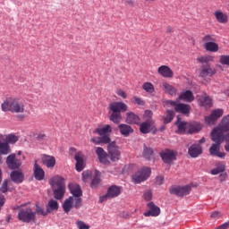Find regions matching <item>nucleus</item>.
<instances>
[{
    "label": "nucleus",
    "mask_w": 229,
    "mask_h": 229,
    "mask_svg": "<svg viewBox=\"0 0 229 229\" xmlns=\"http://www.w3.org/2000/svg\"><path fill=\"white\" fill-rule=\"evenodd\" d=\"M1 109L3 112H11V114H21L18 115V119H25V115L22 114H26V102L24 100L15 98L10 97L7 98L4 103L1 105Z\"/></svg>",
    "instance_id": "obj_1"
},
{
    "label": "nucleus",
    "mask_w": 229,
    "mask_h": 229,
    "mask_svg": "<svg viewBox=\"0 0 229 229\" xmlns=\"http://www.w3.org/2000/svg\"><path fill=\"white\" fill-rule=\"evenodd\" d=\"M109 119L114 124H119L123 119L121 113L128 111V106L124 102H112L108 106Z\"/></svg>",
    "instance_id": "obj_2"
},
{
    "label": "nucleus",
    "mask_w": 229,
    "mask_h": 229,
    "mask_svg": "<svg viewBox=\"0 0 229 229\" xmlns=\"http://www.w3.org/2000/svg\"><path fill=\"white\" fill-rule=\"evenodd\" d=\"M211 140L215 143L209 148L210 155L218 157V158H225L226 153L219 151V149H221V144L225 141V138H221V136L211 132Z\"/></svg>",
    "instance_id": "obj_3"
},
{
    "label": "nucleus",
    "mask_w": 229,
    "mask_h": 229,
    "mask_svg": "<svg viewBox=\"0 0 229 229\" xmlns=\"http://www.w3.org/2000/svg\"><path fill=\"white\" fill-rule=\"evenodd\" d=\"M18 219L22 223H36L37 212L33 211L28 206H22L18 212Z\"/></svg>",
    "instance_id": "obj_4"
},
{
    "label": "nucleus",
    "mask_w": 229,
    "mask_h": 229,
    "mask_svg": "<svg viewBox=\"0 0 229 229\" xmlns=\"http://www.w3.org/2000/svg\"><path fill=\"white\" fill-rule=\"evenodd\" d=\"M149 176H151V168L142 167L132 175V180L134 183H141V182H146Z\"/></svg>",
    "instance_id": "obj_5"
},
{
    "label": "nucleus",
    "mask_w": 229,
    "mask_h": 229,
    "mask_svg": "<svg viewBox=\"0 0 229 229\" xmlns=\"http://www.w3.org/2000/svg\"><path fill=\"white\" fill-rule=\"evenodd\" d=\"M225 131H229V118L224 116L221 123L212 130V133L225 139Z\"/></svg>",
    "instance_id": "obj_6"
},
{
    "label": "nucleus",
    "mask_w": 229,
    "mask_h": 229,
    "mask_svg": "<svg viewBox=\"0 0 229 229\" xmlns=\"http://www.w3.org/2000/svg\"><path fill=\"white\" fill-rule=\"evenodd\" d=\"M107 151L112 162H117L121 158V150L115 141H112L108 144Z\"/></svg>",
    "instance_id": "obj_7"
},
{
    "label": "nucleus",
    "mask_w": 229,
    "mask_h": 229,
    "mask_svg": "<svg viewBox=\"0 0 229 229\" xmlns=\"http://www.w3.org/2000/svg\"><path fill=\"white\" fill-rule=\"evenodd\" d=\"M170 194H174L180 198L187 196L188 194H191V186H173L170 188Z\"/></svg>",
    "instance_id": "obj_8"
},
{
    "label": "nucleus",
    "mask_w": 229,
    "mask_h": 229,
    "mask_svg": "<svg viewBox=\"0 0 229 229\" xmlns=\"http://www.w3.org/2000/svg\"><path fill=\"white\" fill-rule=\"evenodd\" d=\"M6 164L9 169H19L22 165V161L17 158V154L13 153L6 157Z\"/></svg>",
    "instance_id": "obj_9"
},
{
    "label": "nucleus",
    "mask_w": 229,
    "mask_h": 229,
    "mask_svg": "<svg viewBox=\"0 0 229 229\" xmlns=\"http://www.w3.org/2000/svg\"><path fill=\"white\" fill-rule=\"evenodd\" d=\"M223 114L225 111L223 109H215L211 112V114L205 117V122L207 124H216V121L220 117H223Z\"/></svg>",
    "instance_id": "obj_10"
},
{
    "label": "nucleus",
    "mask_w": 229,
    "mask_h": 229,
    "mask_svg": "<svg viewBox=\"0 0 229 229\" xmlns=\"http://www.w3.org/2000/svg\"><path fill=\"white\" fill-rule=\"evenodd\" d=\"M177 153L174 150L166 149L160 153V157L165 164H171L174 160H176Z\"/></svg>",
    "instance_id": "obj_11"
},
{
    "label": "nucleus",
    "mask_w": 229,
    "mask_h": 229,
    "mask_svg": "<svg viewBox=\"0 0 229 229\" xmlns=\"http://www.w3.org/2000/svg\"><path fill=\"white\" fill-rule=\"evenodd\" d=\"M95 153L100 162V164H104V165H108L110 164V161L108 160V154L103 148L97 147L95 149Z\"/></svg>",
    "instance_id": "obj_12"
},
{
    "label": "nucleus",
    "mask_w": 229,
    "mask_h": 229,
    "mask_svg": "<svg viewBox=\"0 0 229 229\" xmlns=\"http://www.w3.org/2000/svg\"><path fill=\"white\" fill-rule=\"evenodd\" d=\"M216 74V69H213L210 64H203L200 68L199 78H212Z\"/></svg>",
    "instance_id": "obj_13"
},
{
    "label": "nucleus",
    "mask_w": 229,
    "mask_h": 229,
    "mask_svg": "<svg viewBox=\"0 0 229 229\" xmlns=\"http://www.w3.org/2000/svg\"><path fill=\"white\" fill-rule=\"evenodd\" d=\"M148 207L149 210L144 213L145 217H157L160 216V208L155 205V203L149 202Z\"/></svg>",
    "instance_id": "obj_14"
},
{
    "label": "nucleus",
    "mask_w": 229,
    "mask_h": 229,
    "mask_svg": "<svg viewBox=\"0 0 229 229\" xmlns=\"http://www.w3.org/2000/svg\"><path fill=\"white\" fill-rule=\"evenodd\" d=\"M157 72L159 76L163 78H173L174 76V72L167 66V65H161L157 68Z\"/></svg>",
    "instance_id": "obj_15"
},
{
    "label": "nucleus",
    "mask_w": 229,
    "mask_h": 229,
    "mask_svg": "<svg viewBox=\"0 0 229 229\" xmlns=\"http://www.w3.org/2000/svg\"><path fill=\"white\" fill-rule=\"evenodd\" d=\"M85 156H83V153L81 152H77L75 154V160H76V170L79 172L83 171L85 169Z\"/></svg>",
    "instance_id": "obj_16"
},
{
    "label": "nucleus",
    "mask_w": 229,
    "mask_h": 229,
    "mask_svg": "<svg viewBox=\"0 0 229 229\" xmlns=\"http://www.w3.org/2000/svg\"><path fill=\"white\" fill-rule=\"evenodd\" d=\"M203 153V148L199 144H193L188 148V155L191 158H198Z\"/></svg>",
    "instance_id": "obj_17"
},
{
    "label": "nucleus",
    "mask_w": 229,
    "mask_h": 229,
    "mask_svg": "<svg viewBox=\"0 0 229 229\" xmlns=\"http://www.w3.org/2000/svg\"><path fill=\"white\" fill-rule=\"evenodd\" d=\"M49 183L52 187V189H59L65 187V182L63 177H60L58 175L54 176L49 180Z\"/></svg>",
    "instance_id": "obj_18"
},
{
    "label": "nucleus",
    "mask_w": 229,
    "mask_h": 229,
    "mask_svg": "<svg viewBox=\"0 0 229 229\" xmlns=\"http://www.w3.org/2000/svg\"><path fill=\"white\" fill-rule=\"evenodd\" d=\"M42 162L48 169H53L56 165V159L53 156L44 154L42 157Z\"/></svg>",
    "instance_id": "obj_19"
},
{
    "label": "nucleus",
    "mask_w": 229,
    "mask_h": 229,
    "mask_svg": "<svg viewBox=\"0 0 229 229\" xmlns=\"http://www.w3.org/2000/svg\"><path fill=\"white\" fill-rule=\"evenodd\" d=\"M93 133H98L100 137H108L109 133H112V126L110 124H106L103 127L97 128Z\"/></svg>",
    "instance_id": "obj_20"
},
{
    "label": "nucleus",
    "mask_w": 229,
    "mask_h": 229,
    "mask_svg": "<svg viewBox=\"0 0 229 229\" xmlns=\"http://www.w3.org/2000/svg\"><path fill=\"white\" fill-rule=\"evenodd\" d=\"M46 176V172H44V169L37 164V161L34 164V178L38 180V182L44 180V177Z\"/></svg>",
    "instance_id": "obj_21"
},
{
    "label": "nucleus",
    "mask_w": 229,
    "mask_h": 229,
    "mask_svg": "<svg viewBox=\"0 0 229 229\" xmlns=\"http://www.w3.org/2000/svg\"><path fill=\"white\" fill-rule=\"evenodd\" d=\"M178 101H185L186 103H192L194 101V94L191 90L183 91L180 94Z\"/></svg>",
    "instance_id": "obj_22"
},
{
    "label": "nucleus",
    "mask_w": 229,
    "mask_h": 229,
    "mask_svg": "<svg viewBox=\"0 0 229 229\" xmlns=\"http://www.w3.org/2000/svg\"><path fill=\"white\" fill-rule=\"evenodd\" d=\"M69 191L74 198H81L83 196V192L81 191V188L77 183H70Z\"/></svg>",
    "instance_id": "obj_23"
},
{
    "label": "nucleus",
    "mask_w": 229,
    "mask_h": 229,
    "mask_svg": "<svg viewBox=\"0 0 229 229\" xmlns=\"http://www.w3.org/2000/svg\"><path fill=\"white\" fill-rule=\"evenodd\" d=\"M215 165L216 167L213 168L210 172L213 176L221 174V173H225V171H226V164H225L223 161L216 163Z\"/></svg>",
    "instance_id": "obj_24"
},
{
    "label": "nucleus",
    "mask_w": 229,
    "mask_h": 229,
    "mask_svg": "<svg viewBox=\"0 0 229 229\" xmlns=\"http://www.w3.org/2000/svg\"><path fill=\"white\" fill-rule=\"evenodd\" d=\"M178 128V133H188L189 131V123L182 122L180 116H177V121L175 123Z\"/></svg>",
    "instance_id": "obj_25"
},
{
    "label": "nucleus",
    "mask_w": 229,
    "mask_h": 229,
    "mask_svg": "<svg viewBox=\"0 0 229 229\" xmlns=\"http://www.w3.org/2000/svg\"><path fill=\"white\" fill-rule=\"evenodd\" d=\"M11 179L15 183H22L24 182V174L21 170L13 171L11 173Z\"/></svg>",
    "instance_id": "obj_26"
},
{
    "label": "nucleus",
    "mask_w": 229,
    "mask_h": 229,
    "mask_svg": "<svg viewBox=\"0 0 229 229\" xmlns=\"http://www.w3.org/2000/svg\"><path fill=\"white\" fill-rule=\"evenodd\" d=\"M125 123H127V124H140V118L133 112H129L127 113Z\"/></svg>",
    "instance_id": "obj_27"
},
{
    "label": "nucleus",
    "mask_w": 229,
    "mask_h": 229,
    "mask_svg": "<svg viewBox=\"0 0 229 229\" xmlns=\"http://www.w3.org/2000/svg\"><path fill=\"white\" fill-rule=\"evenodd\" d=\"M175 112L178 114H182L183 115H187L191 112V106L187 104H177L175 106Z\"/></svg>",
    "instance_id": "obj_28"
},
{
    "label": "nucleus",
    "mask_w": 229,
    "mask_h": 229,
    "mask_svg": "<svg viewBox=\"0 0 229 229\" xmlns=\"http://www.w3.org/2000/svg\"><path fill=\"white\" fill-rule=\"evenodd\" d=\"M118 128L123 137H130V133H133V129L128 124L121 123Z\"/></svg>",
    "instance_id": "obj_29"
},
{
    "label": "nucleus",
    "mask_w": 229,
    "mask_h": 229,
    "mask_svg": "<svg viewBox=\"0 0 229 229\" xmlns=\"http://www.w3.org/2000/svg\"><path fill=\"white\" fill-rule=\"evenodd\" d=\"M90 141L97 146L99 144H110V137L109 136H101V137H94L91 138Z\"/></svg>",
    "instance_id": "obj_30"
},
{
    "label": "nucleus",
    "mask_w": 229,
    "mask_h": 229,
    "mask_svg": "<svg viewBox=\"0 0 229 229\" xmlns=\"http://www.w3.org/2000/svg\"><path fill=\"white\" fill-rule=\"evenodd\" d=\"M74 207V197H70L64 200L63 203V208L65 212V214H68V212H71V208Z\"/></svg>",
    "instance_id": "obj_31"
},
{
    "label": "nucleus",
    "mask_w": 229,
    "mask_h": 229,
    "mask_svg": "<svg viewBox=\"0 0 229 229\" xmlns=\"http://www.w3.org/2000/svg\"><path fill=\"white\" fill-rule=\"evenodd\" d=\"M215 17H216L217 22H220V24H225V23L228 22V14H226L221 11L215 12Z\"/></svg>",
    "instance_id": "obj_32"
},
{
    "label": "nucleus",
    "mask_w": 229,
    "mask_h": 229,
    "mask_svg": "<svg viewBox=\"0 0 229 229\" xmlns=\"http://www.w3.org/2000/svg\"><path fill=\"white\" fill-rule=\"evenodd\" d=\"M204 48L206 51H209V53H217L219 51V45L214 41L207 42L204 44Z\"/></svg>",
    "instance_id": "obj_33"
},
{
    "label": "nucleus",
    "mask_w": 229,
    "mask_h": 229,
    "mask_svg": "<svg viewBox=\"0 0 229 229\" xmlns=\"http://www.w3.org/2000/svg\"><path fill=\"white\" fill-rule=\"evenodd\" d=\"M163 90L169 94V96H176V88H174L173 85L169 84V82H163Z\"/></svg>",
    "instance_id": "obj_34"
},
{
    "label": "nucleus",
    "mask_w": 229,
    "mask_h": 229,
    "mask_svg": "<svg viewBox=\"0 0 229 229\" xmlns=\"http://www.w3.org/2000/svg\"><path fill=\"white\" fill-rule=\"evenodd\" d=\"M201 128L199 123H188V133H198V131H201Z\"/></svg>",
    "instance_id": "obj_35"
},
{
    "label": "nucleus",
    "mask_w": 229,
    "mask_h": 229,
    "mask_svg": "<svg viewBox=\"0 0 229 229\" xmlns=\"http://www.w3.org/2000/svg\"><path fill=\"white\" fill-rule=\"evenodd\" d=\"M107 194L110 198H117L121 194V187L115 185L111 186L107 191Z\"/></svg>",
    "instance_id": "obj_36"
},
{
    "label": "nucleus",
    "mask_w": 229,
    "mask_h": 229,
    "mask_svg": "<svg viewBox=\"0 0 229 229\" xmlns=\"http://www.w3.org/2000/svg\"><path fill=\"white\" fill-rule=\"evenodd\" d=\"M199 105L201 106H207L208 108H210L212 106V98L208 96H203L199 99Z\"/></svg>",
    "instance_id": "obj_37"
},
{
    "label": "nucleus",
    "mask_w": 229,
    "mask_h": 229,
    "mask_svg": "<svg viewBox=\"0 0 229 229\" xmlns=\"http://www.w3.org/2000/svg\"><path fill=\"white\" fill-rule=\"evenodd\" d=\"M140 131L144 134L149 133V131H151V122L148 121L142 123L140 125Z\"/></svg>",
    "instance_id": "obj_38"
},
{
    "label": "nucleus",
    "mask_w": 229,
    "mask_h": 229,
    "mask_svg": "<svg viewBox=\"0 0 229 229\" xmlns=\"http://www.w3.org/2000/svg\"><path fill=\"white\" fill-rule=\"evenodd\" d=\"M53 210H58V201L55 199H50L47 206V212H48V214H51Z\"/></svg>",
    "instance_id": "obj_39"
},
{
    "label": "nucleus",
    "mask_w": 229,
    "mask_h": 229,
    "mask_svg": "<svg viewBox=\"0 0 229 229\" xmlns=\"http://www.w3.org/2000/svg\"><path fill=\"white\" fill-rule=\"evenodd\" d=\"M100 174H101L99 173V171L98 170L95 171L96 176L93 178L91 182V184H90L91 189H97V187L99 186V183L101 182V179H99Z\"/></svg>",
    "instance_id": "obj_40"
},
{
    "label": "nucleus",
    "mask_w": 229,
    "mask_h": 229,
    "mask_svg": "<svg viewBox=\"0 0 229 229\" xmlns=\"http://www.w3.org/2000/svg\"><path fill=\"white\" fill-rule=\"evenodd\" d=\"M142 157L147 160H151V157H153V148H148L146 145H144Z\"/></svg>",
    "instance_id": "obj_41"
},
{
    "label": "nucleus",
    "mask_w": 229,
    "mask_h": 229,
    "mask_svg": "<svg viewBox=\"0 0 229 229\" xmlns=\"http://www.w3.org/2000/svg\"><path fill=\"white\" fill-rule=\"evenodd\" d=\"M64 194H65V187L54 190V198H55V199H62Z\"/></svg>",
    "instance_id": "obj_42"
},
{
    "label": "nucleus",
    "mask_w": 229,
    "mask_h": 229,
    "mask_svg": "<svg viewBox=\"0 0 229 229\" xmlns=\"http://www.w3.org/2000/svg\"><path fill=\"white\" fill-rule=\"evenodd\" d=\"M142 89L148 94H153V92H155V86L151 82H144L142 84Z\"/></svg>",
    "instance_id": "obj_43"
},
{
    "label": "nucleus",
    "mask_w": 229,
    "mask_h": 229,
    "mask_svg": "<svg viewBox=\"0 0 229 229\" xmlns=\"http://www.w3.org/2000/svg\"><path fill=\"white\" fill-rule=\"evenodd\" d=\"M197 62L200 64H205L204 65L208 64V62H214V56L212 55H205V56H199L197 58Z\"/></svg>",
    "instance_id": "obj_44"
},
{
    "label": "nucleus",
    "mask_w": 229,
    "mask_h": 229,
    "mask_svg": "<svg viewBox=\"0 0 229 229\" xmlns=\"http://www.w3.org/2000/svg\"><path fill=\"white\" fill-rule=\"evenodd\" d=\"M0 153L2 155H9V153H12V148H10V145L5 142L3 145H0Z\"/></svg>",
    "instance_id": "obj_45"
},
{
    "label": "nucleus",
    "mask_w": 229,
    "mask_h": 229,
    "mask_svg": "<svg viewBox=\"0 0 229 229\" xmlns=\"http://www.w3.org/2000/svg\"><path fill=\"white\" fill-rule=\"evenodd\" d=\"M17 140H19V137H17L15 134L5 135V142L7 144H15Z\"/></svg>",
    "instance_id": "obj_46"
},
{
    "label": "nucleus",
    "mask_w": 229,
    "mask_h": 229,
    "mask_svg": "<svg viewBox=\"0 0 229 229\" xmlns=\"http://www.w3.org/2000/svg\"><path fill=\"white\" fill-rule=\"evenodd\" d=\"M174 117V111L168 110L166 112V114L164 116V121H165V124L171 123V121H173Z\"/></svg>",
    "instance_id": "obj_47"
},
{
    "label": "nucleus",
    "mask_w": 229,
    "mask_h": 229,
    "mask_svg": "<svg viewBox=\"0 0 229 229\" xmlns=\"http://www.w3.org/2000/svg\"><path fill=\"white\" fill-rule=\"evenodd\" d=\"M92 178V172L91 171H84L82 173V180L83 182H89Z\"/></svg>",
    "instance_id": "obj_48"
},
{
    "label": "nucleus",
    "mask_w": 229,
    "mask_h": 229,
    "mask_svg": "<svg viewBox=\"0 0 229 229\" xmlns=\"http://www.w3.org/2000/svg\"><path fill=\"white\" fill-rule=\"evenodd\" d=\"M77 228L79 229H90V225H87L85 222L81 220H78L76 222Z\"/></svg>",
    "instance_id": "obj_49"
},
{
    "label": "nucleus",
    "mask_w": 229,
    "mask_h": 229,
    "mask_svg": "<svg viewBox=\"0 0 229 229\" xmlns=\"http://www.w3.org/2000/svg\"><path fill=\"white\" fill-rule=\"evenodd\" d=\"M37 140L40 144H45L46 140H47V136H46L45 133L40 132V133L38 134Z\"/></svg>",
    "instance_id": "obj_50"
},
{
    "label": "nucleus",
    "mask_w": 229,
    "mask_h": 229,
    "mask_svg": "<svg viewBox=\"0 0 229 229\" xmlns=\"http://www.w3.org/2000/svg\"><path fill=\"white\" fill-rule=\"evenodd\" d=\"M178 103H180V100L174 101V100H166L165 101V105H166L167 106H174V110H176V106H178Z\"/></svg>",
    "instance_id": "obj_51"
},
{
    "label": "nucleus",
    "mask_w": 229,
    "mask_h": 229,
    "mask_svg": "<svg viewBox=\"0 0 229 229\" xmlns=\"http://www.w3.org/2000/svg\"><path fill=\"white\" fill-rule=\"evenodd\" d=\"M143 198L146 201H151L153 198V192H151L149 190L146 191L143 194Z\"/></svg>",
    "instance_id": "obj_52"
},
{
    "label": "nucleus",
    "mask_w": 229,
    "mask_h": 229,
    "mask_svg": "<svg viewBox=\"0 0 229 229\" xmlns=\"http://www.w3.org/2000/svg\"><path fill=\"white\" fill-rule=\"evenodd\" d=\"M73 207L74 208H80V207H81V198L80 197L73 198Z\"/></svg>",
    "instance_id": "obj_53"
},
{
    "label": "nucleus",
    "mask_w": 229,
    "mask_h": 229,
    "mask_svg": "<svg viewBox=\"0 0 229 229\" xmlns=\"http://www.w3.org/2000/svg\"><path fill=\"white\" fill-rule=\"evenodd\" d=\"M202 42H205V44H207V42H216V38H214L213 35H206L202 38Z\"/></svg>",
    "instance_id": "obj_54"
},
{
    "label": "nucleus",
    "mask_w": 229,
    "mask_h": 229,
    "mask_svg": "<svg viewBox=\"0 0 229 229\" xmlns=\"http://www.w3.org/2000/svg\"><path fill=\"white\" fill-rule=\"evenodd\" d=\"M220 64H222V65H229V55H221Z\"/></svg>",
    "instance_id": "obj_55"
},
{
    "label": "nucleus",
    "mask_w": 229,
    "mask_h": 229,
    "mask_svg": "<svg viewBox=\"0 0 229 229\" xmlns=\"http://www.w3.org/2000/svg\"><path fill=\"white\" fill-rule=\"evenodd\" d=\"M133 103L136 105H140V106H144V100L139 97H133Z\"/></svg>",
    "instance_id": "obj_56"
},
{
    "label": "nucleus",
    "mask_w": 229,
    "mask_h": 229,
    "mask_svg": "<svg viewBox=\"0 0 229 229\" xmlns=\"http://www.w3.org/2000/svg\"><path fill=\"white\" fill-rule=\"evenodd\" d=\"M8 180H5L3 184L2 187L0 188L1 192H8Z\"/></svg>",
    "instance_id": "obj_57"
},
{
    "label": "nucleus",
    "mask_w": 229,
    "mask_h": 229,
    "mask_svg": "<svg viewBox=\"0 0 229 229\" xmlns=\"http://www.w3.org/2000/svg\"><path fill=\"white\" fill-rule=\"evenodd\" d=\"M116 94L120 98H123V99H126V98H128V94H126V92H124V90H123V89H118L116 91Z\"/></svg>",
    "instance_id": "obj_58"
},
{
    "label": "nucleus",
    "mask_w": 229,
    "mask_h": 229,
    "mask_svg": "<svg viewBox=\"0 0 229 229\" xmlns=\"http://www.w3.org/2000/svg\"><path fill=\"white\" fill-rule=\"evenodd\" d=\"M36 211L37 214H39L40 216H47V214H49V212L44 211V209H42V208L40 207H37Z\"/></svg>",
    "instance_id": "obj_59"
},
{
    "label": "nucleus",
    "mask_w": 229,
    "mask_h": 229,
    "mask_svg": "<svg viewBox=\"0 0 229 229\" xmlns=\"http://www.w3.org/2000/svg\"><path fill=\"white\" fill-rule=\"evenodd\" d=\"M210 217L212 219H217V217H221V213L219 211H214L211 213Z\"/></svg>",
    "instance_id": "obj_60"
},
{
    "label": "nucleus",
    "mask_w": 229,
    "mask_h": 229,
    "mask_svg": "<svg viewBox=\"0 0 229 229\" xmlns=\"http://www.w3.org/2000/svg\"><path fill=\"white\" fill-rule=\"evenodd\" d=\"M110 198H111L110 195L106 193V195L99 198V203H104V201L110 199Z\"/></svg>",
    "instance_id": "obj_61"
},
{
    "label": "nucleus",
    "mask_w": 229,
    "mask_h": 229,
    "mask_svg": "<svg viewBox=\"0 0 229 229\" xmlns=\"http://www.w3.org/2000/svg\"><path fill=\"white\" fill-rule=\"evenodd\" d=\"M164 183V176L160 175L156 178V184L162 185Z\"/></svg>",
    "instance_id": "obj_62"
},
{
    "label": "nucleus",
    "mask_w": 229,
    "mask_h": 229,
    "mask_svg": "<svg viewBox=\"0 0 229 229\" xmlns=\"http://www.w3.org/2000/svg\"><path fill=\"white\" fill-rule=\"evenodd\" d=\"M6 143V135L0 134V146Z\"/></svg>",
    "instance_id": "obj_63"
},
{
    "label": "nucleus",
    "mask_w": 229,
    "mask_h": 229,
    "mask_svg": "<svg viewBox=\"0 0 229 229\" xmlns=\"http://www.w3.org/2000/svg\"><path fill=\"white\" fill-rule=\"evenodd\" d=\"M228 226H229V223H225L220 225L219 227H217L216 229H227Z\"/></svg>",
    "instance_id": "obj_64"
}]
</instances>
